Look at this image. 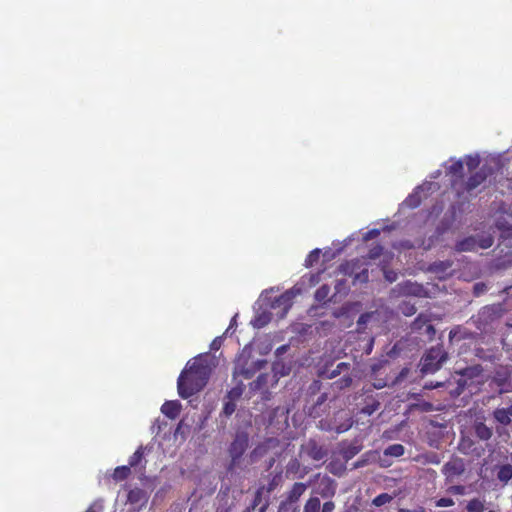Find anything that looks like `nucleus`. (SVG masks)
Masks as SVG:
<instances>
[{"label": "nucleus", "instance_id": "16", "mask_svg": "<svg viewBox=\"0 0 512 512\" xmlns=\"http://www.w3.org/2000/svg\"><path fill=\"white\" fill-rule=\"evenodd\" d=\"M410 398L415 399L417 402L412 403L410 408L420 412H431L434 410V405L431 402L420 399L419 394H411Z\"/></svg>", "mask_w": 512, "mask_h": 512}, {"label": "nucleus", "instance_id": "45", "mask_svg": "<svg viewBox=\"0 0 512 512\" xmlns=\"http://www.w3.org/2000/svg\"><path fill=\"white\" fill-rule=\"evenodd\" d=\"M479 163H480V160L477 156L474 157V156L469 155L466 157V165L470 171L476 169L478 167Z\"/></svg>", "mask_w": 512, "mask_h": 512}, {"label": "nucleus", "instance_id": "27", "mask_svg": "<svg viewBox=\"0 0 512 512\" xmlns=\"http://www.w3.org/2000/svg\"><path fill=\"white\" fill-rule=\"evenodd\" d=\"M405 448L402 444H392L384 450V455L392 457H401L404 455Z\"/></svg>", "mask_w": 512, "mask_h": 512}, {"label": "nucleus", "instance_id": "12", "mask_svg": "<svg viewBox=\"0 0 512 512\" xmlns=\"http://www.w3.org/2000/svg\"><path fill=\"white\" fill-rule=\"evenodd\" d=\"M182 405L179 401H166L162 407L161 412L169 419H176L181 412Z\"/></svg>", "mask_w": 512, "mask_h": 512}, {"label": "nucleus", "instance_id": "54", "mask_svg": "<svg viewBox=\"0 0 512 512\" xmlns=\"http://www.w3.org/2000/svg\"><path fill=\"white\" fill-rule=\"evenodd\" d=\"M492 242L493 241L491 238L483 239L480 242H478V248H482V249L489 248L492 245Z\"/></svg>", "mask_w": 512, "mask_h": 512}, {"label": "nucleus", "instance_id": "7", "mask_svg": "<svg viewBox=\"0 0 512 512\" xmlns=\"http://www.w3.org/2000/svg\"><path fill=\"white\" fill-rule=\"evenodd\" d=\"M493 418L496 422L503 426H508L512 422V399L506 401L505 407L496 408L493 413Z\"/></svg>", "mask_w": 512, "mask_h": 512}, {"label": "nucleus", "instance_id": "8", "mask_svg": "<svg viewBox=\"0 0 512 512\" xmlns=\"http://www.w3.org/2000/svg\"><path fill=\"white\" fill-rule=\"evenodd\" d=\"M304 450L305 453L315 461L324 459L328 454L327 449L323 445L318 444V442L314 439H309V441L304 446Z\"/></svg>", "mask_w": 512, "mask_h": 512}, {"label": "nucleus", "instance_id": "13", "mask_svg": "<svg viewBox=\"0 0 512 512\" xmlns=\"http://www.w3.org/2000/svg\"><path fill=\"white\" fill-rule=\"evenodd\" d=\"M307 485L302 482H296L292 488L288 491L286 500L289 503H295L305 493Z\"/></svg>", "mask_w": 512, "mask_h": 512}, {"label": "nucleus", "instance_id": "53", "mask_svg": "<svg viewBox=\"0 0 512 512\" xmlns=\"http://www.w3.org/2000/svg\"><path fill=\"white\" fill-rule=\"evenodd\" d=\"M379 234H380V230H378V229H372V230H369V231L365 234V236H364V240H369V239L375 238V237H377Z\"/></svg>", "mask_w": 512, "mask_h": 512}, {"label": "nucleus", "instance_id": "49", "mask_svg": "<svg viewBox=\"0 0 512 512\" xmlns=\"http://www.w3.org/2000/svg\"><path fill=\"white\" fill-rule=\"evenodd\" d=\"M266 381V375L261 374L257 377V379L251 384L253 389H258L260 386L265 383Z\"/></svg>", "mask_w": 512, "mask_h": 512}, {"label": "nucleus", "instance_id": "43", "mask_svg": "<svg viewBox=\"0 0 512 512\" xmlns=\"http://www.w3.org/2000/svg\"><path fill=\"white\" fill-rule=\"evenodd\" d=\"M260 502H261V492L257 491L255 496H254L253 501L251 502V504L249 506H247L243 510V512H254L256 507L260 504Z\"/></svg>", "mask_w": 512, "mask_h": 512}, {"label": "nucleus", "instance_id": "59", "mask_svg": "<svg viewBox=\"0 0 512 512\" xmlns=\"http://www.w3.org/2000/svg\"><path fill=\"white\" fill-rule=\"evenodd\" d=\"M326 399H327V395L325 393H323L318 397L316 404L321 405L324 401H326Z\"/></svg>", "mask_w": 512, "mask_h": 512}, {"label": "nucleus", "instance_id": "44", "mask_svg": "<svg viewBox=\"0 0 512 512\" xmlns=\"http://www.w3.org/2000/svg\"><path fill=\"white\" fill-rule=\"evenodd\" d=\"M349 364L345 362H341L337 364L336 368L330 373L329 378H334L338 376L343 370H348Z\"/></svg>", "mask_w": 512, "mask_h": 512}, {"label": "nucleus", "instance_id": "5", "mask_svg": "<svg viewBox=\"0 0 512 512\" xmlns=\"http://www.w3.org/2000/svg\"><path fill=\"white\" fill-rule=\"evenodd\" d=\"M489 170L490 169L487 167H482L470 175L468 179L461 184V187L457 188L458 197H462L464 194L472 196L474 191L486 181Z\"/></svg>", "mask_w": 512, "mask_h": 512}, {"label": "nucleus", "instance_id": "21", "mask_svg": "<svg viewBox=\"0 0 512 512\" xmlns=\"http://www.w3.org/2000/svg\"><path fill=\"white\" fill-rule=\"evenodd\" d=\"M258 364H259V362H256L250 368H247L244 365L238 366V367H236L234 374L240 375V376L244 377L245 379H250L254 376L255 372L260 368V366H258Z\"/></svg>", "mask_w": 512, "mask_h": 512}, {"label": "nucleus", "instance_id": "24", "mask_svg": "<svg viewBox=\"0 0 512 512\" xmlns=\"http://www.w3.org/2000/svg\"><path fill=\"white\" fill-rule=\"evenodd\" d=\"M293 298L294 294L291 291H286L276 298L275 305L279 307L283 306V308L287 310L291 307Z\"/></svg>", "mask_w": 512, "mask_h": 512}, {"label": "nucleus", "instance_id": "18", "mask_svg": "<svg viewBox=\"0 0 512 512\" xmlns=\"http://www.w3.org/2000/svg\"><path fill=\"white\" fill-rule=\"evenodd\" d=\"M497 479L503 484H507L512 479V465L504 464L498 467Z\"/></svg>", "mask_w": 512, "mask_h": 512}, {"label": "nucleus", "instance_id": "26", "mask_svg": "<svg viewBox=\"0 0 512 512\" xmlns=\"http://www.w3.org/2000/svg\"><path fill=\"white\" fill-rule=\"evenodd\" d=\"M303 512H321V503L318 497H310L303 508Z\"/></svg>", "mask_w": 512, "mask_h": 512}, {"label": "nucleus", "instance_id": "6", "mask_svg": "<svg viewBox=\"0 0 512 512\" xmlns=\"http://www.w3.org/2000/svg\"><path fill=\"white\" fill-rule=\"evenodd\" d=\"M465 472V463L461 458H453L442 467V473L447 481H452L454 478L461 476Z\"/></svg>", "mask_w": 512, "mask_h": 512}, {"label": "nucleus", "instance_id": "41", "mask_svg": "<svg viewBox=\"0 0 512 512\" xmlns=\"http://www.w3.org/2000/svg\"><path fill=\"white\" fill-rule=\"evenodd\" d=\"M236 410V403L234 401H230L227 399V401L224 402L222 413L226 417H230Z\"/></svg>", "mask_w": 512, "mask_h": 512}, {"label": "nucleus", "instance_id": "38", "mask_svg": "<svg viewBox=\"0 0 512 512\" xmlns=\"http://www.w3.org/2000/svg\"><path fill=\"white\" fill-rule=\"evenodd\" d=\"M329 292H330V288L329 286L327 285H322L321 287H319L316 292H315V299L318 301V302H324L328 295H329Z\"/></svg>", "mask_w": 512, "mask_h": 512}, {"label": "nucleus", "instance_id": "47", "mask_svg": "<svg viewBox=\"0 0 512 512\" xmlns=\"http://www.w3.org/2000/svg\"><path fill=\"white\" fill-rule=\"evenodd\" d=\"M455 504L454 500L452 498H440L436 501L437 507H451Z\"/></svg>", "mask_w": 512, "mask_h": 512}, {"label": "nucleus", "instance_id": "25", "mask_svg": "<svg viewBox=\"0 0 512 512\" xmlns=\"http://www.w3.org/2000/svg\"><path fill=\"white\" fill-rule=\"evenodd\" d=\"M467 512H484L485 500L480 498H473L468 501L466 505Z\"/></svg>", "mask_w": 512, "mask_h": 512}, {"label": "nucleus", "instance_id": "37", "mask_svg": "<svg viewBox=\"0 0 512 512\" xmlns=\"http://www.w3.org/2000/svg\"><path fill=\"white\" fill-rule=\"evenodd\" d=\"M392 499H393V497L390 494H388V493H381V494L377 495L373 499L372 503L376 507H380V506H383V505L391 502Z\"/></svg>", "mask_w": 512, "mask_h": 512}, {"label": "nucleus", "instance_id": "56", "mask_svg": "<svg viewBox=\"0 0 512 512\" xmlns=\"http://www.w3.org/2000/svg\"><path fill=\"white\" fill-rule=\"evenodd\" d=\"M441 386H443V383H441V382H435L434 383V382L431 381L429 383H426L424 385V388L428 389V390H431V389H435V388H438V387H441Z\"/></svg>", "mask_w": 512, "mask_h": 512}, {"label": "nucleus", "instance_id": "29", "mask_svg": "<svg viewBox=\"0 0 512 512\" xmlns=\"http://www.w3.org/2000/svg\"><path fill=\"white\" fill-rule=\"evenodd\" d=\"M430 316L427 314H419L412 323V329L415 331L423 329L428 322H430Z\"/></svg>", "mask_w": 512, "mask_h": 512}, {"label": "nucleus", "instance_id": "1", "mask_svg": "<svg viewBox=\"0 0 512 512\" xmlns=\"http://www.w3.org/2000/svg\"><path fill=\"white\" fill-rule=\"evenodd\" d=\"M212 372L208 355H198L189 361L177 381L180 397L187 399L200 392L208 383Z\"/></svg>", "mask_w": 512, "mask_h": 512}, {"label": "nucleus", "instance_id": "50", "mask_svg": "<svg viewBox=\"0 0 512 512\" xmlns=\"http://www.w3.org/2000/svg\"><path fill=\"white\" fill-rule=\"evenodd\" d=\"M334 510H335V503L331 500L326 501L321 508V512H333Z\"/></svg>", "mask_w": 512, "mask_h": 512}, {"label": "nucleus", "instance_id": "46", "mask_svg": "<svg viewBox=\"0 0 512 512\" xmlns=\"http://www.w3.org/2000/svg\"><path fill=\"white\" fill-rule=\"evenodd\" d=\"M465 491L466 487L463 485H453L448 488V492L454 495H463Z\"/></svg>", "mask_w": 512, "mask_h": 512}, {"label": "nucleus", "instance_id": "34", "mask_svg": "<svg viewBox=\"0 0 512 512\" xmlns=\"http://www.w3.org/2000/svg\"><path fill=\"white\" fill-rule=\"evenodd\" d=\"M270 319H271L270 315L268 313L263 312L261 314H258L254 318L253 325L256 328H262L270 322Z\"/></svg>", "mask_w": 512, "mask_h": 512}, {"label": "nucleus", "instance_id": "33", "mask_svg": "<svg viewBox=\"0 0 512 512\" xmlns=\"http://www.w3.org/2000/svg\"><path fill=\"white\" fill-rule=\"evenodd\" d=\"M352 384V377L350 375H344L333 383V387L337 390H343L350 387Z\"/></svg>", "mask_w": 512, "mask_h": 512}, {"label": "nucleus", "instance_id": "2", "mask_svg": "<svg viewBox=\"0 0 512 512\" xmlns=\"http://www.w3.org/2000/svg\"><path fill=\"white\" fill-rule=\"evenodd\" d=\"M448 359V354L442 345H436L426 351L421 358L420 371L423 374L437 372Z\"/></svg>", "mask_w": 512, "mask_h": 512}, {"label": "nucleus", "instance_id": "52", "mask_svg": "<svg viewBox=\"0 0 512 512\" xmlns=\"http://www.w3.org/2000/svg\"><path fill=\"white\" fill-rule=\"evenodd\" d=\"M387 385V382L381 378H375L373 382V387L376 389H382Z\"/></svg>", "mask_w": 512, "mask_h": 512}, {"label": "nucleus", "instance_id": "32", "mask_svg": "<svg viewBox=\"0 0 512 512\" xmlns=\"http://www.w3.org/2000/svg\"><path fill=\"white\" fill-rule=\"evenodd\" d=\"M283 481L282 472H278L274 475H272L271 479L269 480V483L266 487L267 492L274 491Z\"/></svg>", "mask_w": 512, "mask_h": 512}, {"label": "nucleus", "instance_id": "64", "mask_svg": "<svg viewBox=\"0 0 512 512\" xmlns=\"http://www.w3.org/2000/svg\"><path fill=\"white\" fill-rule=\"evenodd\" d=\"M85 512H96V511L92 507H90Z\"/></svg>", "mask_w": 512, "mask_h": 512}, {"label": "nucleus", "instance_id": "28", "mask_svg": "<svg viewBox=\"0 0 512 512\" xmlns=\"http://www.w3.org/2000/svg\"><path fill=\"white\" fill-rule=\"evenodd\" d=\"M464 165L462 160L454 161L448 168L447 174L461 178L463 175Z\"/></svg>", "mask_w": 512, "mask_h": 512}, {"label": "nucleus", "instance_id": "11", "mask_svg": "<svg viewBox=\"0 0 512 512\" xmlns=\"http://www.w3.org/2000/svg\"><path fill=\"white\" fill-rule=\"evenodd\" d=\"M399 288L400 291L405 295H412L417 297H422L425 295L424 287L411 281H406L402 284H399Z\"/></svg>", "mask_w": 512, "mask_h": 512}, {"label": "nucleus", "instance_id": "20", "mask_svg": "<svg viewBox=\"0 0 512 512\" xmlns=\"http://www.w3.org/2000/svg\"><path fill=\"white\" fill-rule=\"evenodd\" d=\"M131 475V468L128 465L118 466L114 469L112 474L113 480L121 482L126 480Z\"/></svg>", "mask_w": 512, "mask_h": 512}, {"label": "nucleus", "instance_id": "58", "mask_svg": "<svg viewBox=\"0 0 512 512\" xmlns=\"http://www.w3.org/2000/svg\"><path fill=\"white\" fill-rule=\"evenodd\" d=\"M215 512H230L229 506L220 505L216 508Z\"/></svg>", "mask_w": 512, "mask_h": 512}, {"label": "nucleus", "instance_id": "61", "mask_svg": "<svg viewBox=\"0 0 512 512\" xmlns=\"http://www.w3.org/2000/svg\"><path fill=\"white\" fill-rule=\"evenodd\" d=\"M286 349H287V345H283V346H281V347L277 348V351H276V352H277V353H282V352H285V351H286Z\"/></svg>", "mask_w": 512, "mask_h": 512}, {"label": "nucleus", "instance_id": "51", "mask_svg": "<svg viewBox=\"0 0 512 512\" xmlns=\"http://www.w3.org/2000/svg\"><path fill=\"white\" fill-rule=\"evenodd\" d=\"M299 466H300L299 461L296 458H294V459L290 460V462L288 463L287 472L297 471Z\"/></svg>", "mask_w": 512, "mask_h": 512}, {"label": "nucleus", "instance_id": "4", "mask_svg": "<svg viewBox=\"0 0 512 512\" xmlns=\"http://www.w3.org/2000/svg\"><path fill=\"white\" fill-rule=\"evenodd\" d=\"M364 265H366V263L356 258L342 263L339 266V271L346 276L353 277V283H367L369 273L368 269L363 267Z\"/></svg>", "mask_w": 512, "mask_h": 512}, {"label": "nucleus", "instance_id": "9", "mask_svg": "<svg viewBox=\"0 0 512 512\" xmlns=\"http://www.w3.org/2000/svg\"><path fill=\"white\" fill-rule=\"evenodd\" d=\"M127 501L136 507V510H140L146 505L148 501V495L146 491L141 488H134L128 492Z\"/></svg>", "mask_w": 512, "mask_h": 512}, {"label": "nucleus", "instance_id": "22", "mask_svg": "<svg viewBox=\"0 0 512 512\" xmlns=\"http://www.w3.org/2000/svg\"><path fill=\"white\" fill-rule=\"evenodd\" d=\"M420 189L421 187H417L413 193H411L404 201V204L411 208V209H414V208H417L421 202H422V198L420 196Z\"/></svg>", "mask_w": 512, "mask_h": 512}, {"label": "nucleus", "instance_id": "19", "mask_svg": "<svg viewBox=\"0 0 512 512\" xmlns=\"http://www.w3.org/2000/svg\"><path fill=\"white\" fill-rule=\"evenodd\" d=\"M361 448L362 447L360 445L349 444V445L343 446L341 448L340 453H341L343 459L347 462V461L351 460L353 457H355L361 451Z\"/></svg>", "mask_w": 512, "mask_h": 512}, {"label": "nucleus", "instance_id": "40", "mask_svg": "<svg viewBox=\"0 0 512 512\" xmlns=\"http://www.w3.org/2000/svg\"><path fill=\"white\" fill-rule=\"evenodd\" d=\"M267 445L265 443L259 444L256 446L253 451L250 453V458L252 461H255L257 458L262 457L267 451Z\"/></svg>", "mask_w": 512, "mask_h": 512}, {"label": "nucleus", "instance_id": "3", "mask_svg": "<svg viewBox=\"0 0 512 512\" xmlns=\"http://www.w3.org/2000/svg\"><path fill=\"white\" fill-rule=\"evenodd\" d=\"M249 446V435L245 431H237L228 447L230 462L227 470L233 472L240 467L241 458Z\"/></svg>", "mask_w": 512, "mask_h": 512}, {"label": "nucleus", "instance_id": "10", "mask_svg": "<svg viewBox=\"0 0 512 512\" xmlns=\"http://www.w3.org/2000/svg\"><path fill=\"white\" fill-rule=\"evenodd\" d=\"M337 484L330 477H324L319 483L317 493L322 498H332L336 493Z\"/></svg>", "mask_w": 512, "mask_h": 512}, {"label": "nucleus", "instance_id": "39", "mask_svg": "<svg viewBox=\"0 0 512 512\" xmlns=\"http://www.w3.org/2000/svg\"><path fill=\"white\" fill-rule=\"evenodd\" d=\"M383 254V246L380 244H377L373 246L367 253L366 259L369 260H375L379 258Z\"/></svg>", "mask_w": 512, "mask_h": 512}, {"label": "nucleus", "instance_id": "62", "mask_svg": "<svg viewBox=\"0 0 512 512\" xmlns=\"http://www.w3.org/2000/svg\"><path fill=\"white\" fill-rule=\"evenodd\" d=\"M451 185H452V187L456 188L457 180L456 179L451 180Z\"/></svg>", "mask_w": 512, "mask_h": 512}, {"label": "nucleus", "instance_id": "23", "mask_svg": "<svg viewBox=\"0 0 512 512\" xmlns=\"http://www.w3.org/2000/svg\"><path fill=\"white\" fill-rule=\"evenodd\" d=\"M145 449L146 448L141 445L137 448L133 455L130 456L128 461V466H130V468H135L142 463L144 460Z\"/></svg>", "mask_w": 512, "mask_h": 512}, {"label": "nucleus", "instance_id": "17", "mask_svg": "<svg viewBox=\"0 0 512 512\" xmlns=\"http://www.w3.org/2000/svg\"><path fill=\"white\" fill-rule=\"evenodd\" d=\"M474 432L475 435L482 441L489 440L493 435L492 428L488 427L484 422H475Z\"/></svg>", "mask_w": 512, "mask_h": 512}, {"label": "nucleus", "instance_id": "48", "mask_svg": "<svg viewBox=\"0 0 512 512\" xmlns=\"http://www.w3.org/2000/svg\"><path fill=\"white\" fill-rule=\"evenodd\" d=\"M507 379L508 377L506 375H501L499 372H497L496 376L494 377V381L500 387L504 386L507 383Z\"/></svg>", "mask_w": 512, "mask_h": 512}, {"label": "nucleus", "instance_id": "55", "mask_svg": "<svg viewBox=\"0 0 512 512\" xmlns=\"http://www.w3.org/2000/svg\"><path fill=\"white\" fill-rule=\"evenodd\" d=\"M425 332H426V334H428L430 337H433V336L435 335V333H436V330H435L434 326H433L430 322H428V323L426 324V326H425Z\"/></svg>", "mask_w": 512, "mask_h": 512}, {"label": "nucleus", "instance_id": "31", "mask_svg": "<svg viewBox=\"0 0 512 512\" xmlns=\"http://www.w3.org/2000/svg\"><path fill=\"white\" fill-rule=\"evenodd\" d=\"M379 408L380 402L378 400L372 399L370 402H367L366 405L361 408V413L370 416Z\"/></svg>", "mask_w": 512, "mask_h": 512}, {"label": "nucleus", "instance_id": "35", "mask_svg": "<svg viewBox=\"0 0 512 512\" xmlns=\"http://www.w3.org/2000/svg\"><path fill=\"white\" fill-rule=\"evenodd\" d=\"M321 250L316 248L312 250L305 259V266L312 267L315 263L319 261Z\"/></svg>", "mask_w": 512, "mask_h": 512}, {"label": "nucleus", "instance_id": "57", "mask_svg": "<svg viewBox=\"0 0 512 512\" xmlns=\"http://www.w3.org/2000/svg\"><path fill=\"white\" fill-rule=\"evenodd\" d=\"M369 318H370V314H368V313L361 314L357 321V324L364 325V324H366V322L368 321Z\"/></svg>", "mask_w": 512, "mask_h": 512}, {"label": "nucleus", "instance_id": "14", "mask_svg": "<svg viewBox=\"0 0 512 512\" xmlns=\"http://www.w3.org/2000/svg\"><path fill=\"white\" fill-rule=\"evenodd\" d=\"M478 248V241L475 237L470 236L458 241L455 245L457 252L476 251Z\"/></svg>", "mask_w": 512, "mask_h": 512}, {"label": "nucleus", "instance_id": "36", "mask_svg": "<svg viewBox=\"0 0 512 512\" xmlns=\"http://www.w3.org/2000/svg\"><path fill=\"white\" fill-rule=\"evenodd\" d=\"M453 262L450 260L435 262L432 265V270L436 273H444L452 267Z\"/></svg>", "mask_w": 512, "mask_h": 512}, {"label": "nucleus", "instance_id": "63", "mask_svg": "<svg viewBox=\"0 0 512 512\" xmlns=\"http://www.w3.org/2000/svg\"><path fill=\"white\" fill-rule=\"evenodd\" d=\"M265 509H266V505H263L262 507H260L259 512H265Z\"/></svg>", "mask_w": 512, "mask_h": 512}, {"label": "nucleus", "instance_id": "60", "mask_svg": "<svg viewBox=\"0 0 512 512\" xmlns=\"http://www.w3.org/2000/svg\"><path fill=\"white\" fill-rule=\"evenodd\" d=\"M406 315H412L415 313V307L411 306L409 309H407L406 312H404Z\"/></svg>", "mask_w": 512, "mask_h": 512}, {"label": "nucleus", "instance_id": "15", "mask_svg": "<svg viewBox=\"0 0 512 512\" xmlns=\"http://www.w3.org/2000/svg\"><path fill=\"white\" fill-rule=\"evenodd\" d=\"M474 446V442L471 439H461L459 443V449L464 454H472L476 457H480L482 452L484 451L483 448L477 449Z\"/></svg>", "mask_w": 512, "mask_h": 512}, {"label": "nucleus", "instance_id": "30", "mask_svg": "<svg viewBox=\"0 0 512 512\" xmlns=\"http://www.w3.org/2000/svg\"><path fill=\"white\" fill-rule=\"evenodd\" d=\"M243 391L244 385L240 383L227 392L226 398L230 401L236 402L242 396Z\"/></svg>", "mask_w": 512, "mask_h": 512}, {"label": "nucleus", "instance_id": "42", "mask_svg": "<svg viewBox=\"0 0 512 512\" xmlns=\"http://www.w3.org/2000/svg\"><path fill=\"white\" fill-rule=\"evenodd\" d=\"M384 278L389 282L393 283L397 280L398 274L396 271L388 269L385 265L382 267Z\"/></svg>", "mask_w": 512, "mask_h": 512}]
</instances>
